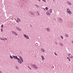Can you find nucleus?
Returning a JSON list of instances; mask_svg holds the SVG:
<instances>
[{
	"instance_id": "obj_21",
	"label": "nucleus",
	"mask_w": 73,
	"mask_h": 73,
	"mask_svg": "<svg viewBox=\"0 0 73 73\" xmlns=\"http://www.w3.org/2000/svg\"><path fill=\"white\" fill-rule=\"evenodd\" d=\"M16 68L17 69H19V67L16 66Z\"/></svg>"
},
{
	"instance_id": "obj_19",
	"label": "nucleus",
	"mask_w": 73,
	"mask_h": 73,
	"mask_svg": "<svg viewBox=\"0 0 73 73\" xmlns=\"http://www.w3.org/2000/svg\"><path fill=\"white\" fill-rule=\"evenodd\" d=\"M46 29H47V31H48V32H49V30H50L49 29V28H47Z\"/></svg>"
},
{
	"instance_id": "obj_14",
	"label": "nucleus",
	"mask_w": 73,
	"mask_h": 73,
	"mask_svg": "<svg viewBox=\"0 0 73 73\" xmlns=\"http://www.w3.org/2000/svg\"><path fill=\"white\" fill-rule=\"evenodd\" d=\"M31 14V15H33V12H32L31 11H30L29 12Z\"/></svg>"
},
{
	"instance_id": "obj_5",
	"label": "nucleus",
	"mask_w": 73,
	"mask_h": 73,
	"mask_svg": "<svg viewBox=\"0 0 73 73\" xmlns=\"http://www.w3.org/2000/svg\"><path fill=\"white\" fill-rule=\"evenodd\" d=\"M17 60H18V62H19V63H20V64H21V60H20V59L18 58H17Z\"/></svg>"
},
{
	"instance_id": "obj_36",
	"label": "nucleus",
	"mask_w": 73,
	"mask_h": 73,
	"mask_svg": "<svg viewBox=\"0 0 73 73\" xmlns=\"http://www.w3.org/2000/svg\"><path fill=\"white\" fill-rule=\"evenodd\" d=\"M37 12L38 13V15H39V14L38 13V12Z\"/></svg>"
},
{
	"instance_id": "obj_37",
	"label": "nucleus",
	"mask_w": 73,
	"mask_h": 73,
	"mask_svg": "<svg viewBox=\"0 0 73 73\" xmlns=\"http://www.w3.org/2000/svg\"><path fill=\"white\" fill-rule=\"evenodd\" d=\"M55 44H57V42L55 43Z\"/></svg>"
},
{
	"instance_id": "obj_29",
	"label": "nucleus",
	"mask_w": 73,
	"mask_h": 73,
	"mask_svg": "<svg viewBox=\"0 0 73 73\" xmlns=\"http://www.w3.org/2000/svg\"><path fill=\"white\" fill-rule=\"evenodd\" d=\"M2 28H3V25H2L1 26Z\"/></svg>"
},
{
	"instance_id": "obj_2",
	"label": "nucleus",
	"mask_w": 73,
	"mask_h": 73,
	"mask_svg": "<svg viewBox=\"0 0 73 73\" xmlns=\"http://www.w3.org/2000/svg\"><path fill=\"white\" fill-rule=\"evenodd\" d=\"M24 37L26 38H27V39H28L29 38V37H28V36L27 35H24Z\"/></svg>"
},
{
	"instance_id": "obj_25",
	"label": "nucleus",
	"mask_w": 73,
	"mask_h": 73,
	"mask_svg": "<svg viewBox=\"0 0 73 73\" xmlns=\"http://www.w3.org/2000/svg\"><path fill=\"white\" fill-rule=\"evenodd\" d=\"M46 10H48V7H46Z\"/></svg>"
},
{
	"instance_id": "obj_9",
	"label": "nucleus",
	"mask_w": 73,
	"mask_h": 73,
	"mask_svg": "<svg viewBox=\"0 0 73 73\" xmlns=\"http://www.w3.org/2000/svg\"><path fill=\"white\" fill-rule=\"evenodd\" d=\"M41 57H42V60L43 61H44V60L45 59V58H44V56H41Z\"/></svg>"
},
{
	"instance_id": "obj_32",
	"label": "nucleus",
	"mask_w": 73,
	"mask_h": 73,
	"mask_svg": "<svg viewBox=\"0 0 73 73\" xmlns=\"http://www.w3.org/2000/svg\"><path fill=\"white\" fill-rule=\"evenodd\" d=\"M12 33H13L14 34V33H15V32H14V31H12Z\"/></svg>"
},
{
	"instance_id": "obj_33",
	"label": "nucleus",
	"mask_w": 73,
	"mask_h": 73,
	"mask_svg": "<svg viewBox=\"0 0 73 73\" xmlns=\"http://www.w3.org/2000/svg\"><path fill=\"white\" fill-rule=\"evenodd\" d=\"M54 54L56 55V56H57V54H56V53H54Z\"/></svg>"
},
{
	"instance_id": "obj_15",
	"label": "nucleus",
	"mask_w": 73,
	"mask_h": 73,
	"mask_svg": "<svg viewBox=\"0 0 73 73\" xmlns=\"http://www.w3.org/2000/svg\"><path fill=\"white\" fill-rule=\"evenodd\" d=\"M14 34L15 35H16V36H17V34L16 33V32H14Z\"/></svg>"
},
{
	"instance_id": "obj_26",
	"label": "nucleus",
	"mask_w": 73,
	"mask_h": 73,
	"mask_svg": "<svg viewBox=\"0 0 73 73\" xmlns=\"http://www.w3.org/2000/svg\"><path fill=\"white\" fill-rule=\"evenodd\" d=\"M60 45H61L62 46H63V44H62V43H60Z\"/></svg>"
},
{
	"instance_id": "obj_8",
	"label": "nucleus",
	"mask_w": 73,
	"mask_h": 73,
	"mask_svg": "<svg viewBox=\"0 0 73 73\" xmlns=\"http://www.w3.org/2000/svg\"><path fill=\"white\" fill-rule=\"evenodd\" d=\"M13 57L14 58H15V59H17V56H13Z\"/></svg>"
},
{
	"instance_id": "obj_23",
	"label": "nucleus",
	"mask_w": 73,
	"mask_h": 73,
	"mask_svg": "<svg viewBox=\"0 0 73 73\" xmlns=\"http://www.w3.org/2000/svg\"><path fill=\"white\" fill-rule=\"evenodd\" d=\"M60 37L62 38V39H64V37H63V36H61Z\"/></svg>"
},
{
	"instance_id": "obj_13",
	"label": "nucleus",
	"mask_w": 73,
	"mask_h": 73,
	"mask_svg": "<svg viewBox=\"0 0 73 73\" xmlns=\"http://www.w3.org/2000/svg\"><path fill=\"white\" fill-rule=\"evenodd\" d=\"M19 58H20V59H21V62H23V58H21V57H19Z\"/></svg>"
},
{
	"instance_id": "obj_6",
	"label": "nucleus",
	"mask_w": 73,
	"mask_h": 73,
	"mask_svg": "<svg viewBox=\"0 0 73 73\" xmlns=\"http://www.w3.org/2000/svg\"><path fill=\"white\" fill-rule=\"evenodd\" d=\"M16 29H17V31H21V29H20L19 27H17Z\"/></svg>"
},
{
	"instance_id": "obj_17",
	"label": "nucleus",
	"mask_w": 73,
	"mask_h": 73,
	"mask_svg": "<svg viewBox=\"0 0 73 73\" xmlns=\"http://www.w3.org/2000/svg\"><path fill=\"white\" fill-rule=\"evenodd\" d=\"M50 13L52 12V9H50Z\"/></svg>"
},
{
	"instance_id": "obj_34",
	"label": "nucleus",
	"mask_w": 73,
	"mask_h": 73,
	"mask_svg": "<svg viewBox=\"0 0 73 73\" xmlns=\"http://www.w3.org/2000/svg\"><path fill=\"white\" fill-rule=\"evenodd\" d=\"M0 73H2V72L0 70Z\"/></svg>"
},
{
	"instance_id": "obj_11",
	"label": "nucleus",
	"mask_w": 73,
	"mask_h": 73,
	"mask_svg": "<svg viewBox=\"0 0 73 73\" xmlns=\"http://www.w3.org/2000/svg\"><path fill=\"white\" fill-rule=\"evenodd\" d=\"M41 51H42V52H45V50H44V49L42 48L41 49Z\"/></svg>"
},
{
	"instance_id": "obj_27",
	"label": "nucleus",
	"mask_w": 73,
	"mask_h": 73,
	"mask_svg": "<svg viewBox=\"0 0 73 73\" xmlns=\"http://www.w3.org/2000/svg\"><path fill=\"white\" fill-rule=\"evenodd\" d=\"M42 1H44V2H46V0H42Z\"/></svg>"
},
{
	"instance_id": "obj_20",
	"label": "nucleus",
	"mask_w": 73,
	"mask_h": 73,
	"mask_svg": "<svg viewBox=\"0 0 73 73\" xmlns=\"http://www.w3.org/2000/svg\"><path fill=\"white\" fill-rule=\"evenodd\" d=\"M10 57L11 58H12V59H13V58L12 57L11 55H10Z\"/></svg>"
},
{
	"instance_id": "obj_35",
	"label": "nucleus",
	"mask_w": 73,
	"mask_h": 73,
	"mask_svg": "<svg viewBox=\"0 0 73 73\" xmlns=\"http://www.w3.org/2000/svg\"><path fill=\"white\" fill-rule=\"evenodd\" d=\"M37 0L38 1H41L40 0Z\"/></svg>"
},
{
	"instance_id": "obj_3",
	"label": "nucleus",
	"mask_w": 73,
	"mask_h": 73,
	"mask_svg": "<svg viewBox=\"0 0 73 73\" xmlns=\"http://www.w3.org/2000/svg\"><path fill=\"white\" fill-rule=\"evenodd\" d=\"M68 56L70 58H73V56H72V55H71V54H68Z\"/></svg>"
},
{
	"instance_id": "obj_30",
	"label": "nucleus",
	"mask_w": 73,
	"mask_h": 73,
	"mask_svg": "<svg viewBox=\"0 0 73 73\" xmlns=\"http://www.w3.org/2000/svg\"><path fill=\"white\" fill-rule=\"evenodd\" d=\"M28 67L29 68V69H30V70H31V68H30V67Z\"/></svg>"
},
{
	"instance_id": "obj_4",
	"label": "nucleus",
	"mask_w": 73,
	"mask_h": 73,
	"mask_svg": "<svg viewBox=\"0 0 73 73\" xmlns=\"http://www.w3.org/2000/svg\"><path fill=\"white\" fill-rule=\"evenodd\" d=\"M1 40H3V41H4V40H7V38H1Z\"/></svg>"
},
{
	"instance_id": "obj_12",
	"label": "nucleus",
	"mask_w": 73,
	"mask_h": 73,
	"mask_svg": "<svg viewBox=\"0 0 73 73\" xmlns=\"http://www.w3.org/2000/svg\"><path fill=\"white\" fill-rule=\"evenodd\" d=\"M46 15H48L49 16H50V14L49 13H46Z\"/></svg>"
},
{
	"instance_id": "obj_22",
	"label": "nucleus",
	"mask_w": 73,
	"mask_h": 73,
	"mask_svg": "<svg viewBox=\"0 0 73 73\" xmlns=\"http://www.w3.org/2000/svg\"><path fill=\"white\" fill-rule=\"evenodd\" d=\"M65 36H66V37H68V35L67 34H65Z\"/></svg>"
},
{
	"instance_id": "obj_18",
	"label": "nucleus",
	"mask_w": 73,
	"mask_h": 73,
	"mask_svg": "<svg viewBox=\"0 0 73 73\" xmlns=\"http://www.w3.org/2000/svg\"><path fill=\"white\" fill-rule=\"evenodd\" d=\"M17 20L18 21H20V19L19 18L17 19Z\"/></svg>"
},
{
	"instance_id": "obj_28",
	"label": "nucleus",
	"mask_w": 73,
	"mask_h": 73,
	"mask_svg": "<svg viewBox=\"0 0 73 73\" xmlns=\"http://www.w3.org/2000/svg\"><path fill=\"white\" fill-rule=\"evenodd\" d=\"M16 22L17 23H19V21H18L17 20H16Z\"/></svg>"
},
{
	"instance_id": "obj_16",
	"label": "nucleus",
	"mask_w": 73,
	"mask_h": 73,
	"mask_svg": "<svg viewBox=\"0 0 73 73\" xmlns=\"http://www.w3.org/2000/svg\"><path fill=\"white\" fill-rule=\"evenodd\" d=\"M67 59H68V60L69 61H70V58H69L68 57H67Z\"/></svg>"
},
{
	"instance_id": "obj_24",
	"label": "nucleus",
	"mask_w": 73,
	"mask_h": 73,
	"mask_svg": "<svg viewBox=\"0 0 73 73\" xmlns=\"http://www.w3.org/2000/svg\"><path fill=\"white\" fill-rule=\"evenodd\" d=\"M1 32H3V29H1Z\"/></svg>"
},
{
	"instance_id": "obj_31",
	"label": "nucleus",
	"mask_w": 73,
	"mask_h": 73,
	"mask_svg": "<svg viewBox=\"0 0 73 73\" xmlns=\"http://www.w3.org/2000/svg\"><path fill=\"white\" fill-rule=\"evenodd\" d=\"M36 7H38H38H39V6L38 5H36Z\"/></svg>"
},
{
	"instance_id": "obj_10",
	"label": "nucleus",
	"mask_w": 73,
	"mask_h": 73,
	"mask_svg": "<svg viewBox=\"0 0 73 73\" xmlns=\"http://www.w3.org/2000/svg\"><path fill=\"white\" fill-rule=\"evenodd\" d=\"M67 4H68L69 5H72V3H70V2L67 1Z\"/></svg>"
},
{
	"instance_id": "obj_7",
	"label": "nucleus",
	"mask_w": 73,
	"mask_h": 73,
	"mask_svg": "<svg viewBox=\"0 0 73 73\" xmlns=\"http://www.w3.org/2000/svg\"><path fill=\"white\" fill-rule=\"evenodd\" d=\"M33 68H35V69H37V66H36V65L35 64H34L33 65Z\"/></svg>"
},
{
	"instance_id": "obj_38",
	"label": "nucleus",
	"mask_w": 73,
	"mask_h": 73,
	"mask_svg": "<svg viewBox=\"0 0 73 73\" xmlns=\"http://www.w3.org/2000/svg\"><path fill=\"white\" fill-rule=\"evenodd\" d=\"M52 68H53V69L54 68V66H53Z\"/></svg>"
},
{
	"instance_id": "obj_1",
	"label": "nucleus",
	"mask_w": 73,
	"mask_h": 73,
	"mask_svg": "<svg viewBox=\"0 0 73 73\" xmlns=\"http://www.w3.org/2000/svg\"><path fill=\"white\" fill-rule=\"evenodd\" d=\"M67 12L69 14H72V12L70 11V10L69 9H67Z\"/></svg>"
}]
</instances>
